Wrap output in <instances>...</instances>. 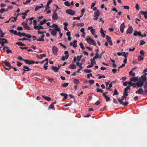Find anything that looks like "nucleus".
I'll list each match as a JSON object with an SVG mask.
<instances>
[{
  "label": "nucleus",
  "instance_id": "nucleus-53",
  "mask_svg": "<svg viewBox=\"0 0 147 147\" xmlns=\"http://www.w3.org/2000/svg\"><path fill=\"white\" fill-rule=\"evenodd\" d=\"M85 31L84 29V28H82L80 30V31L83 34H85L86 33L84 32Z\"/></svg>",
  "mask_w": 147,
  "mask_h": 147
},
{
  "label": "nucleus",
  "instance_id": "nucleus-56",
  "mask_svg": "<svg viewBox=\"0 0 147 147\" xmlns=\"http://www.w3.org/2000/svg\"><path fill=\"white\" fill-rule=\"evenodd\" d=\"M77 25L78 26L82 27L84 26V24L83 23H78Z\"/></svg>",
  "mask_w": 147,
  "mask_h": 147
},
{
  "label": "nucleus",
  "instance_id": "nucleus-26",
  "mask_svg": "<svg viewBox=\"0 0 147 147\" xmlns=\"http://www.w3.org/2000/svg\"><path fill=\"white\" fill-rule=\"evenodd\" d=\"M8 11V9L1 8L0 10V12L1 13H3L5 11Z\"/></svg>",
  "mask_w": 147,
  "mask_h": 147
},
{
  "label": "nucleus",
  "instance_id": "nucleus-25",
  "mask_svg": "<svg viewBox=\"0 0 147 147\" xmlns=\"http://www.w3.org/2000/svg\"><path fill=\"white\" fill-rule=\"evenodd\" d=\"M100 33H101L102 36L103 38H104L105 36V34L104 32V30L102 28H101L100 29Z\"/></svg>",
  "mask_w": 147,
  "mask_h": 147
},
{
  "label": "nucleus",
  "instance_id": "nucleus-37",
  "mask_svg": "<svg viewBox=\"0 0 147 147\" xmlns=\"http://www.w3.org/2000/svg\"><path fill=\"white\" fill-rule=\"evenodd\" d=\"M57 33V31L55 30H53L51 32V34L53 36L56 35Z\"/></svg>",
  "mask_w": 147,
  "mask_h": 147
},
{
  "label": "nucleus",
  "instance_id": "nucleus-18",
  "mask_svg": "<svg viewBox=\"0 0 147 147\" xmlns=\"http://www.w3.org/2000/svg\"><path fill=\"white\" fill-rule=\"evenodd\" d=\"M34 29H37L38 30H39L40 29H44V28L42 26H35L34 27Z\"/></svg>",
  "mask_w": 147,
  "mask_h": 147
},
{
  "label": "nucleus",
  "instance_id": "nucleus-21",
  "mask_svg": "<svg viewBox=\"0 0 147 147\" xmlns=\"http://www.w3.org/2000/svg\"><path fill=\"white\" fill-rule=\"evenodd\" d=\"M44 36H45V35L44 34H42L41 36V38L40 39H36V40L37 41H44L45 40L43 38L44 37Z\"/></svg>",
  "mask_w": 147,
  "mask_h": 147
},
{
  "label": "nucleus",
  "instance_id": "nucleus-7",
  "mask_svg": "<svg viewBox=\"0 0 147 147\" xmlns=\"http://www.w3.org/2000/svg\"><path fill=\"white\" fill-rule=\"evenodd\" d=\"M25 63L27 64L30 65L33 64L35 63V62L32 60H29L28 59H26L24 60Z\"/></svg>",
  "mask_w": 147,
  "mask_h": 147
},
{
  "label": "nucleus",
  "instance_id": "nucleus-50",
  "mask_svg": "<svg viewBox=\"0 0 147 147\" xmlns=\"http://www.w3.org/2000/svg\"><path fill=\"white\" fill-rule=\"evenodd\" d=\"M90 32H91L92 35H94L95 34V31L94 29H92V30H91Z\"/></svg>",
  "mask_w": 147,
  "mask_h": 147
},
{
  "label": "nucleus",
  "instance_id": "nucleus-24",
  "mask_svg": "<svg viewBox=\"0 0 147 147\" xmlns=\"http://www.w3.org/2000/svg\"><path fill=\"white\" fill-rule=\"evenodd\" d=\"M138 78L137 77H135L134 78H132L130 79V80L131 81L133 82H136L138 80Z\"/></svg>",
  "mask_w": 147,
  "mask_h": 147
},
{
  "label": "nucleus",
  "instance_id": "nucleus-17",
  "mask_svg": "<svg viewBox=\"0 0 147 147\" xmlns=\"http://www.w3.org/2000/svg\"><path fill=\"white\" fill-rule=\"evenodd\" d=\"M52 69L55 72H58V70H59V68H58L57 67L52 66Z\"/></svg>",
  "mask_w": 147,
  "mask_h": 147
},
{
  "label": "nucleus",
  "instance_id": "nucleus-32",
  "mask_svg": "<svg viewBox=\"0 0 147 147\" xmlns=\"http://www.w3.org/2000/svg\"><path fill=\"white\" fill-rule=\"evenodd\" d=\"M16 44L18 45L21 46H24L25 45L21 42H17L16 43Z\"/></svg>",
  "mask_w": 147,
  "mask_h": 147
},
{
  "label": "nucleus",
  "instance_id": "nucleus-64",
  "mask_svg": "<svg viewBox=\"0 0 147 147\" xmlns=\"http://www.w3.org/2000/svg\"><path fill=\"white\" fill-rule=\"evenodd\" d=\"M89 82L91 84H92L94 83V80H90Z\"/></svg>",
  "mask_w": 147,
  "mask_h": 147
},
{
  "label": "nucleus",
  "instance_id": "nucleus-42",
  "mask_svg": "<svg viewBox=\"0 0 147 147\" xmlns=\"http://www.w3.org/2000/svg\"><path fill=\"white\" fill-rule=\"evenodd\" d=\"M98 58H99V55L97 53H96V56L93 57V59L95 60V59H97Z\"/></svg>",
  "mask_w": 147,
  "mask_h": 147
},
{
  "label": "nucleus",
  "instance_id": "nucleus-4",
  "mask_svg": "<svg viewBox=\"0 0 147 147\" xmlns=\"http://www.w3.org/2000/svg\"><path fill=\"white\" fill-rule=\"evenodd\" d=\"M57 10H55L53 12V13L52 16V18L54 20H57L58 19V16L56 11Z\"/></svg>",
  "mask_w": 147,
  "mask_h": 147
},
{
  "label": "nucleus",
  "instance_id": "nucleus-22",
  "mask_svg": "<svg viewBox=\"0 0 147 147\" xmlns=\"http://www.w3.org/2000/svg\"><path fill=\"white\" fill-rule=\"evenodd\" d=\"M137 84L138 88L141 87L143 85L144 82H137Z\"/></svg>",
  "mask_w": 147,
  "mask_h": 147
},
{
  "label": "nucleus",
  "instance_id": "nucleus-59",
  "mask_svg": "<svg viewBox=\"0 0 147 147\" xmlns=\"http://www.w3.org/2000/svg\"><path fill=\"white\" fill-rule=\"evenodd\" d=\"M134 88H138V86H137V83H134L133 85L132 86Z\"/></svg>",
  "mask_w": 147,
  "mask_h": 147
},
{
  "label": "nucleus",
  "instance_id": "nucleus-38",
  "mask_svg": "<svg viewBox=\"0 0 147 147\" xmlns=\"http://www.w3.org/2000/svg\"><path fill=\"white\" fill-rule=\"evenodd\" d=\"M30 11V10H27L25 12L22 13H21V14L23 15H24L25 16H26L27 15L28 13Z\"/></svg>",
  "mask_w": 147,
  "mask_h": 147
},
{
  "label": "nucleus",
  "instance_id": "nucleus-11",
  "mask_svg": "<svg viewBox=\"0 0 147 147\" xmlns=\"http://www.w3.org/2000/svg\"><path fill=\"white\" fill-rule=\"evenodd\" d=\"M58 50V49L56 47L54 46L53 47L52 49V51L53 53L54 54H56L57 53Z\"/></svg>",
  "mask_w": 147,
  "mask_h": 147
},
{
  "label": "nucleus",
  "instance_id": "nucleus-61",
  "mask_svg": "<svg viewBox=\"0 0 147 147\" xmlns=\"http://www.w3.org/2000/svg\"><path fill=\"white\" fill-rule=\"evenodd\" d=\"M123 96H128V94H127V91H124V92L123 93Z\"/></svg>",
  "mask_w": 147,
  "mask_h": 147
},
{
  "label": "nucleus",
  "instance_id": "nucleus-3",
  "mask_svg": "<svg viewBox=\"0 0 147 147\" xmlns=\"http://www.w3.org/2000/svg\"><path fill=\"white\" fill-rule=\"evenodd\" d=\"M18 35L20 37L25 36L29 38H31L32 37V36L29 34H26L24 33H21L20 32H18Z\"/></svg>",
  "mask_w": 147,
  "mask_h": 147
},
{
  "label": "nucleus",
  "instance_id": "nucleus-2",
  "mask_svg": "<svg viewBox=\"0 0 147 147\" xmlns=\"http://www.w3.org/2000/svg\"><path fill=\"white\" fill-rule=\"evenodd\" d=\"M86 40L87 41L88 43L90 45H93L94 46L96 45V44L95 41L90 37L86 39Z\"/></svg>",
  "mask_w": 147,
  "mask_h": 147
},
{
  "label": "nucleus",
  "instance_id": "nucleus-1",
  "mask_svg": "<svg viewBox=\"0 0 147 147\" xmlns=\"http://www.w3.org/2000/svg\"><path fill=\"white\" fill-rule=\"evenodd\" d=\"M2 62L3 66L6 70H9L13 67V66L11 65L10 63L6 60L2 61Z\"/></svg>",
  "mask_w": 147,
  "mask_h": 147
},
{
  "label": "nucleus",
  "instance_id": "nucleus-28",
  "mask_svg": "<svg viewBox=\"0 0 147 147\" xmlns=\"http://www.w3.org/2000/svg\"><path fill=\"white\" fill-rule=\"evenodd\" d=\"M30 38H19L18 39V40L20 41V40H28L29 41H30Z\"/></svg>",
  "mask_w": 147,
  "mask_h": 147
},
{
  "label": "nucleus",
  "instance_id": "nucleus-23",
  "mask_svg": "<svg viewBox=\"0 0 147 147\" xmlns=\"http://www.w3.org/2000/svg\"><path fill=\"white\" fill-rule=\"evenodd\" d=\"M42 97L44 99L47 100L48 101H50V100H51V98L49 97V96H47L45 95H43Z\"/></svg>",
  "mask_w": 147,
  "mask_h": 147
},
{
  "label": "nucleus",
  "instance_id": "nucleus-60",
  "mask_svg": "<svg viewBox=\"0 0 147 147\" xmlns=\"http://www.w3.org/2000/svg\"><path fill=\"white\" fill-rule=\"evenodd\" d=\"M144 59V58L142 57L141 56H139L138 57V60L141 61L142 60Z\"/></svg>",
  "mask_w": 147,
  "mask_h": 147
},
{
  "label": "nucleus",
  "instance_id": "nucleus-41",
  "mask_svg": "<svg viewBox=\"0 0 147 147\" xmlns=\"http://www.w3.org/2000/svg\"><path fill=\"white\" fill-rule=\"evenodd\" d=\"M119 93L117 91V90L116 89V88H115L114 91V93L113 94V96L115 95H117L119 94Z\"/></svg>",
  "mask_w": 147,
  "mask_h": 147
},
{
  "label": "nucleus",
  "instance_id": "nucleus-8",
  "mask_svg": "<svg viewBox=\"0 0 147 147\" xmlns=\"http://www.w3.org/2000/svg\"><path fill=\"white\" fill-rule=\"evenodd\" d=\"M136 94H140L142 95L145 94L144 92H143V89L142 88H139L138 90L136 92Z\"/></svg>",
  "mask_w": 147,
  "mask_h": 147
},
{
  "label": "nucleus",
  "instance_id": "nucleus-31",
  "mask_svg": "<svg viewBox=\"0 0 147 147\" xmlns=\"http://www.w3.org/2000/svg\"><path fill=\"white\" fill-rule=\"evenodd\" d=\"M70 67L72 69H75L76 68V66L73 64H71L69 65Z\"/></svg>",
  "mask_w": 147,
  "mask_h": 147
},
{
  "label": "nucleus",
  "instance_id": "nucleus-34",
  "mask_svg": "<svg viewBox=\"0 0 147 147\" xmlns=\"http://www.w3.org/2000/svg\"><path fill=\"white\" fill-rule=\"evenodd\" d=\"M0 40H2L3 41V42L4 43H8V42L7 40L5 38H0Z\"/></svg>",
  "mask_w": 147,
  "mask_h": 147
},
{
  "label": "nucleus",
  "instance_id": "nucleus-49",
  "mask_svg": "<svg viewBox=\"0 0 147 147\" xmlns=\"http://www.w3.org/2000/svg\"><path fill=\"white\" fill-rule=\"evenodd\" d=\"M145 43V42L143 40H141L140 44V45H144Z\"/></svg>",
  "mask_w": 147,
  "mask_h": 147
},
{
  "label": "nucleus",
  "instance_id": "nucleus-55",
  "mask_svg": "<svg viewBox=\"0 0 147 147\" xmlns=\"http://www.w3.org/2000/svg\"><path fill=\"white\" fill-rule=\"evenodd\" d=\"M144 88L145 90V94L147 93V85H145L144 86Z\"/></svg>",
  "mask_w": 147,
  "mask_h": 147
},
{
  "label": "nucleus",
  "instance_id": "nucleus-27",
  "mask_svg": "<svg viewBox=\"0 0 147 147\" xmlns=\"http://www.w3.org/2000/svg\"><path fill=\"white\" fill-rule=\"evenodd\" d=\"M52 0H49L47 1V4L46 5V7H48V8H49V5L52 2Z\"/></svg>",
  "mask_w": 147,
  "mask_h": 147
},
{
  "label": "nucleus",
  "instance_id": "nucleus-6",
  "mask_svg": "<svg viewBox=\"0 0 147 147\" xmlns=\"http://www.w3.org/2000/svg\"><path fill=\"white\" fill-rule=\"evenodd\" d=\"M66 13L72 16L74 15L75 13V12L74 11H73L70 9L67 10Z\"/></svg>",
  "mask_w": 147,
  "mask_h": 147
},
{
  "label": "nucleus",
  "instance_id": "nucleus-5",
  "mask_svg": "<svg viewBox=\"0 0 147 147\" xmlns=\"http://www.w3.org/2000/svg\"><path fill=\"white\" fill-rule=\"evenodd\" d=\"M90 61V64L87 66V67L88 68L92 67L93 66H94V64L95 65L96 64L95 60L94 59H91Z\"/></svg>",
  "mask_w": 147,
  "mask_h": 147
},
{
  "label": "nucleus",
  "instance_id": "nucleus-40",
  "mask_svg": "<svg viewBox=\"0 0 147 147\" xmlns=\"http://www.w3.org/2000/svg\"><path fill=\"white\" fill-rule=\"evenodd\" d=\"M64 4L65 6H67L69 7L70 6L69 3V2L68 1H65L64 2Z\"/></svg>",
  "mask_w": 147,
  "mask_h": 147
},
{
  "label": "nucleus",
  "instance_id": "nucleus-10",
  "mask_svg": "<svg viewBox=\"0 0 147 147\" xmlns=\"http://www.w3.org/2000/svg\"><path fill=\"white\" fill-rule=\"evenodd\" d=\"M126 96H122L121 99H119L118 98H117V100L120 104H122V102H123V101L124 100H125L126 99Z\"/></svg>",
  "mask_w": 147,
  "mask_h": 147
},
{
  "label": "nucleus",
  "instance_id": "nucleus-39",
  "mask_svg": "<svg viewBox=\"0 0 147 147\" xmlns=\"http://www.w3.org/2000/svg\"><path fill=\"white\" fill-rule=\"evenodd\" d=\"M96 90L97 92H100L102 93H103V90L101 89H100L98 88H97L96 89Z\"/></svg>",
  "mask_w": 147,
  "mask_h": 147
},
{
  "label": "nucleus",
  "instance_id": "nucleus-19",
  "mask_svg": "<svg viewBox=\"0 0 147 147\" xmlns=\"http://www.w3.org/2000/svg\"><path fill=\"white\" fill-rule=\"evenodd\" d=\"M77 42V41L76 40H74L73 42H71L70 43V45H73V46L74 47H77V45L75 44Z\"/></svg>",
  "mask_w": 147,
  "mask_h": 147
},
{
  "label": "nucleus",
  "instance_id": "nucleus-63",
  "mask_svg": "<svg viewBox=\"0 0 147 147\" xmlns=\"http://www.w3.org/2000/svg\"><path fill=\"white\" fill-rule=\"evenodd\" d=\"M38 34H43L44 33H46V31H40L39 30H38Z\"/></svg>",
  "mask_w": 147,
  "mask_h": 147
},
{
  "label": "nucleus",
  "instance_id": "nucleus-36",
  "mask_svg": "<svg viewBox=\"0 0 147 147\" xmlns=\"http://www.w3.org/2000/svg\"><path fill=\"white\" fill-rule=\"evenodd\" d=\"M23 68L25 69L26 70V71H29L31 70V69L29 67L26 66H24Z\"/></svg>",
  "mask_w": 147,
  "mask_h": 147
},
{
  "label": "nucleus",
  "instance_id": "nucleus-48",
  "mask_svg": "<svg viewBox=\"0 0 147 147\" xmlns=\"http://www.w3.org/2000/svg\"><path fill=\"white\" fill-rule=\"evenodd\" d=\"M54 30H55V31H57L59 32H61V30L60 28H58V27H56L55 28Z\"/></svg>",
  "mask_w": 147,
  "mask_h": 147
},
{
  "label": "nucleus",
  "instance_id": "nucleus-47",
  "mask_svg": "<svg viewBox=\"0 0 147 147\" xmlns=\"http://www.w3.org/2000/svg\"><path fill=\"white\" fill-rule=\"evenodd\" d=\"M59 44L61 46L63 47L65 49H66L67 48L66 46L65 45L63 44L62 43L60 42Z\"/></svg>",
  "mask_w": 147,
  "mask_h": 147
},
{
  "label": "nucleus",
  "instance_id": "nucleus-30",
  "mask_svg": "<svg viewBox=\"0 0 147 147\" xmlns=\"http://www.w3.org/2000/svg\"><path fill=\"white\" fill-rule=\"evenodd\" d=\"M47 21V20H46V19H44L43 20V21H41L40 22V25H43L44 24L46 23V22Z\"/></svg>",
  "mask_w": 147,
  "mask_h": 147
},
{
  "label": "nucleus",
  "instance_id": "nucleus-46",
  "mask_svg": "<svg viewBox=\"0 0 147 147\" xmlns=\"http://www.w3.org/2000/svg\"><path fill=\"white\" fill-rule=\"evenodd\" d=\"M80 45L82 50H84L85 49V47L83 46V43L82 42L80 44Z\"/></svg>",
  "mask_w": 147,
  "mask_h": 147
},
{
  "label": "nucleus",
  "instance_id": "nucleus-52",
  "mask_svg": "<svg viewBox=\"0 0 147 147\" xmlns=\"http://www.w3.org/2000/svg\"><path fill=\"white\" fill-rule=\"evenodd\" d=\"M68 85L69 83H65L63 84L62 86L63 87H66L68 86Z\"/></svg>",
  "mask_w": 147,
  "mask_h": 147
},
{
  "label": "nucleus",
  "instance_id": "nucleus-35",
  "mask_svg": "<svg viewBox=\"0 0 147 147\" xmlns=\"http://www.w3.org/2000/svg\"><path fill=\"white\" fill-rule=\"evenodd\" d=\"M73 82L76 84H78L79 83V81L76 78L74 79L73 81Z\"/></svg>",
  "mask_w": 147,
  "mask_h": 147
},
{
  "label": "nucleus",
  "instance_id": "nucleus-62",
  "mask_svg": "<svg viewBox=\"0 0 147 147\" xmlns=\"http://www.w3.org/2000/svg\"><path fill=\"white\" fill-rule=\"evenodd\" d=\"M17 29L19 31L22 30H23V28L22 27L18 26L17 28Z\"/></svg>",
  "mask_w": 147,
  "mask_h": 147
},
{
  "label": "nucleus",
  "instance_id": "nucleus-29",
  "mask_svg": "<svg viewBox=\"0 0 147 147\" xmlns=\"http://www.w3.org/2000/svg\"><path fill=\"white\" fill-rule=\"evenodd\" d=\"M6 48H7V49L6 51L7 54L9 53H11L12 51L11 50H10L9 49V47L7 46H4Z\"/></svg>",
  "mask_w": 147,
  "mask_h": 147
},
{
  "label": "nucleus",
  "instance_id": "nucleus-16",
  "mask_svg": "<svg viewBox=\"0 0 147 147\" xmlns=\"http://www.w3.org/2000/svg\"><path fill=\"white\" fill-rule=\"evenodd\" d=\"M100 12L98 10H97L94 12V17H98L99 16Z\"/></svg>",
  "mask_w": 147,
  "mask_h": 147
},
{
  "label": "nucleus",
  "instance_id": "nucleus-44",
  "mask_svg": "<svg viewBox=\"0 0 147 147\" xmlns=\"http://www.w3.org/2000/svg\"><path fill=\"white\" fill-rule=\"evenodd\" d=\"M84 71L86 73H90L92 71L91 70L88 69H85Z\"/></svg>",
  "mask_w": 147,
  "mask_h": 147
},
{
  "label": "nucleus",
  "instance_id": "nucleus-51",
  "mask_svg": "<svg viewBox=\"0 0 147 147\" xmlns=\"http://www.w3.org/2000/svg\"><path fill=\"white\" fill-rule=\"evenodd\" d=\"M54 107V104H51L50 105L48 109H53Z\"/></svg>",
  "mask_w": 147,
  "mask_h": 147
},
{
  "label": "nucleus",
  "instance_id": "nucleus-33",
  "mask_svg": "<svg viewBox=\"0 0 147 147\" xmlns=\"http://www.w3.org/2000/svg\"><path fill=\"white\" fill-rule=\"evenodd\" d=\"M106 99V101L107 102L109 101L110 100V97L108 96H104Z\"/></svg>",
  "mask_w": 147,
  "mask_h": 147
},
{
  "label": "nucleus",
  "instance_id": "nucleus-9",
  "mask_svg": "<svg viewBox=\"0 0 147 147\" xmlns=\"http://www.w3.org/2000/svg\"><path fill=\"white\" fill-rule=\"evenodd\" d=\"M106 39H107V41L108 42V43L111 46L113 45V43L111 39V37L108 35H107L106 37Z\"/></svg>",
  "mask_w": 147,
  "mask_h": 147
},
{
  "label": "nucleus",
  "instance_id": "nucleus-15",
  "mask_svg": "<svg viewBox=\"0 0 147 147\" xmlns=\"http://www.w3.org/2000/svg\"><path fill=\"white\" fill-rule=\"evenodd\" d=\"M142 82H144L147 80L146 74H144L141 76Z\"/></svg>",
  "mask_w": 147,
  "mask_h": 147
},
{
  "label": "nucleus",
  "instance_id": "nucleus-12",
  "mask_svg": "<svg viewBox=\"0 0 147 147\" xmlns=\"http://www.w3.org/2000/svg\"><path fill=\"white\" fill-rule=\"evenodd\" d=\"M133 30V29L131 26L129 27L127 29V34H131L132 33V31Z\"/></svg>",
  "mask_w": 147,
  "mask_h": 147
},
{
  "label": "nucleus",
  "instance_id": "nucleus-54",
  "mask_svg": "<svg viewBox=\"0 0 147 147\" xmlns=\"http://www.w3.org/2000/svg\"><path fill=\"white\" fill-rule=\"evenodd\" d=\"M18 59L20 61H24L26 59H23L22 57L21 56H19L18 58Z\"/></svg>",
  "mask_w": 147,
  "mask_h": 147
},
{
  "label": "nucleus",
  "instance_id": "nucleus-43",
  "mask_svg": "<svg viewBox=\"0 0 147 147\" xmlns=\"http://www.w3.org/2000/svg\"><path fill=\"white\" fill-rule=\"evenodd\" d=\"M24 28L25 29L28 30H30V27L28 26L27 24H26L25 26H24Z\"/></svg>",
  "mask_w": 147,
  "mask_h": 147
},
{
  "label": "nucleus",
  "instance_id": "nucleus-57",
  "mask_svg": "<svg viewBox=\"0 0 147 147\" xmlns=\"http://www.w3.org/2000/svg\"><path fill=\"white\" fill-rule=\"evenodd\" d=\"M128 90H130V86H128L125 88L124 91H127Z\"/></svg>",
  "mask_w": 147,
  "mask_h": 147
},
{
  "label": "nucleus",
  "instance_id": "nucleus-13",
  "mask_svg": "<svg viewBox=\"0 0 147 147\" xmlns=\"http://www.w3.org/2000/svg\"><path fill=\"white\" fill-rule=\"evenodd\" d=\"M125 27V26L124 24V23H122V24L121 25L120 28V30L121 32L122 33H123L124 32V28Z\"/></svg>",
  "mask_w": 147,
  "mask_h": 147
},
{
  "label": "nucleus",
  "instance_id": "nucleus-45",
  "mask_svg": "<svg viewBox=\"0 0 147 147\" xmlns=\"http://www.w3.org/2000/svg\"><path fill=\"white\" fill-rule=\"evenodd\" d=\"M129 104V103L128 102L125 101V103H124L122 102V104H120V105H123L126 106L127 105Z\"/></svg>",
  "mask_w": 147,
  "mask_h": 147
},
{
  "label": "nucleus",
  "instance_id": "nucleus-14",
  "mask_svg": "<svg viewBox=\"0 0 147 147\" xmlns=\"http://www.w3.org/2000/svg\"><path fill=\"white\" fill-rule=\"evenodd\" d=\"M140 13L144 15V16L145 19H147V11H140Z\"/></svg>",
  "mask_w": 147,
  "mask_h": 147
},
{
  "label": "nucleus",
  "instance_id": "nucleus-20",
  "mask_svg": "<svg viewBox=\"0 0 147 147\" xmlns=\"http://www.w3.org/2000/svg\"><path fill=\"white\" fill-rule=\"evenodd\" d=\"M37 57L40 59H42L43 57H45L46 56V55L44 54H40L39 55H37Z\"/></svg>",
  "mask_w": 147,
  "mask_h": 147
},
{
  "label": "nucleus",
  "instance_id": "nucleus-58",
  "mask_svg": "<svg viewBox=\"0 0 147 147\" xmlns=\"http://www.w3.org/2000/svg\"><path fill=\"white\" fill-rule=\"evenodd\" d=\"M138 32H137L136 30H135L134 31V32L133 34V35H134V36H137L138 34Z\"/></svg>",
  "mask_w": 147,
  "mask_h": 147
}]
</instances>
